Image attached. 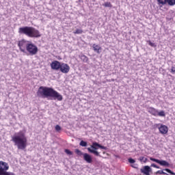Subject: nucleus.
Returning <instances> with one entry per match:
<instances>
[{"label": "nucleus", "instance_id": "nucleus-9", "mask_svg": "<svg viewBox=\"0 0 175 175\" xmlns=\"http://www.w3.org/2000/svg\"><path fill=\"white\" fill-rule=\"evenodd\" d=\"M9 170V164L5 161H0V173L8 172Z\"/></svg>", "mask_w": 175, "mask_h": 175}, {"label": "nucleus", "instance_id": "nucleus-10", "mask_svg": "<svg viewBox=\"0 0 175 175\" xmlns=\"http://www.w3.org/2000/svg\"><path fill=\"white\" fill-rule=\"evenodd\" d=\"M62 63L59 61L55 60L51 62V68L53 70H59Z\"/></svg>", "mask_w": 175, "mask_h": 175}, {"label": "nucleus", "instance_id": "nucleus-34", "mask_svg": "<svg viewBox=\"0 0 175 175\" xmlns=\"http://www.w3.org/2000/svg\"><path fill=\"white\" fill-rule=\"evenodd\" d=\"M171 73H175V67H172L171 68Z\"/></svg>", "mask_w": 175, "mask_h": 175}, {"label": "nucleus", "instance_id": "nucleus-35", "mask_svg": "<svg viewBox=\"0 0 175 175\" xmlns=\"http://www.w3.org/2000/svg\"><path fill=\"white\" fill-rule=\"evenodd\" d=\"M139 160L140 161V162H144V157H140Z\"/></svg>", "mask_w": 175, "mask_h": 175}, {"label": "nucleus", "instance_id": "nucleus-36", "mask_svg": "<svg viewBox=\"0 0 175 175\" xmlns=\"http://www.w3.org/2000/svg\"><path fill=\"white\" fill-rule=\"evenodd\" d=\"M147 161H148V159L147 158L144 159V163H146L147 162Z\"/></svg>", "mask_w": 175, "mask_h": 175}, {"label": "nucleus", "instance_id": "nucleus-15", "mask_svg": "<svg viewBox=\"0 0 175 175\" xmlns=\"http://www.w3.org/2000/svg\"><path fill=\"white\" fill-rule=\"evenodd\" d=\"M148 113L150 114H152V116H154V117H157L158 116V110L152 107H150L148 109Z\"/></svg>", "mask_w": 175, "mask_h": 175}, {"label": "nucleus", "instance_id": "nucleus-33", "mask_svg": "<svg viewBox=\"0 0 175 175\" xmlns=\"http://www.w3.org/2000/svg\"><path fill=\"white\" fill-rule=\"evenodd\" d=\"M151 167H155L156 169H159V166L157 165L155 163L151 164Z\"/></svg>", "mask_w": 175, "mask_h": 175}, {"label": "nucleus", "instance_id": "nucleus-23", "mask_svg": "<svg viewBox=\"0 0 175 175\" xmlns=\"http://www.w3.org/2000/svg\"><path fill=\"white\" fill-rule=\"evenodd\" d=\"M163 170H165V172H167V173H169L170 174L172 175H175V172H173V171H172L169 168H165Z\"/></svg>", "mask_w": 175, "mask_h": 175}, {"label": "nucleus", "instance_id": "nucleus-26", "mask_svg": "<svg viewBox=\"0 0 175 175\" xmlns=\"http://www.w3.org/2000/svg\"><path fill=\"white\" fill-rule=\"evenodd\" d=\"M103 6H105V8H111L113 5H111V3L106 2L103 4Z\"/></svg>", "mask_w": 175, "mask_h": 175}, {"label": "nucleus", "instance_id": "nucleus-31", "mask_svg": "<svg viewBox=\"0 0 175 175\" xmlns=\"http://www.w3.org/2000/svg\"><path fill=\"white\" fill-rule=\"evenodd\" d=\"M149 46H151V47H155L157 45H155V43L152 42L151 41H148Z\"/></svg>", "mask_w": 175, "mask_h": 175}, {"label": "nucleus", "instance_id": "nucleus-14", "mask_svg": "<svg viewBox=\"0 0 175 175\" xmlns=\"http://www.w3.org/2000/svg\"><path fill=\"white\" fill-rule=\"evenodd\" d=\"M92 49L94 53H97V54H100V53H102V47L96 44L92 45Z\"/></svg>", "mask_w": 175, "mask_h": 175}, {"label": "nucleus", "instance_id": "nucleus-5", "mask_svg": "<svg viewBox=\"0 0 175 175\" xmlns=\"http://www.w3.org/2000/svg\"><path fill=\"white\" fill-rule=\"evenodd\" d=\"M26 50L29 53V55H36L38 51V46L31 42L29 43Z\"/></svg>", "mask_w": 175, "mask_h": 175}, {"label": "nucleus", "instance_id": "nucleus-4", "mask_svg": "<svg viewBox=\"0 0 175 175\" xmlns=\"http://www.w3.org/2000/svg\"><path fill=\"white\" fill-rule=\"evenodd\" d=\"M98 142H93L92 144L90 146V148H88L87 150L90 154H94L96 157H102L99 152H98V150L99 148H98Z\"/></svg>", "mask_w": 175, "mask_h": 175}, {"label": "nucleus", "instance_id": "nucleus-16", "mask_svg": "<svg viewBox=\"0 0 175 175\" xmlns=\"http://www.w3.org/2000/svg\"><path fill=\"white\" fill-rule=\"evenodd\" d=\"M79 58L83 61V62H88V57L85 56V55H81Z\"/></svg>", "mask_w": 175, "mask_h": 175}, {"label": "nucleus", "instance_id": "nucleus-11", "mask_svg": "<svg viewBox=\"0 0 175 175\" xmlns=\"http://www.w3.org/2000/svg\"><path fill=\"white\" fill-rule=\"evenodd\" d=\"M159 131L161 135H166L169 132V128L166 125L161 124L160 127H159Z\"/></svg>", "mask_w": 175, "mask_h": 175}, {"label": "nucleus", "instance_id": "nucleus-25", "mask_svg": "<svg viewBox=\"0 0 175 175\" xmlns=\"http://www.w3.org/2000/svg\"><path fill=\"white\" fill-rule=\"evenodd\" d=\"M157 116H159V117H165V111H158Z\"/></svg>", "mask_w": 175, "mask_h": 175}, {"label": "nucleus", "instance_id": "nucleus-27", "mask_svg": "<svg viewBox=\"0 0 175 175\" xmlns=\"http://www.w3.org/2000/svg\"><path fill=\"white\" fill-rule=\"evenodd\" d=\"M64 152L67 155H73V152L70 151L69 149H65Z\"/></svg>", "mask_w": 175, "mask_h": 175}, {"label": "nucleus", "instance_id": "nucleus-24", "mask_svg": "<svg viewBox=\"0 0 175 175\" xmlns=\"http://www.w3.org/2000/svg\"><path fill=\"white\" fill-rule=\"evenodd\" d=\"M74 33H75L76 35H81V33H83V30L77 29L75 31H74Z\"/></svg>", "mask_w": 175, "mask_h": 175}, {"label": "nucleus", "instance_id": "nucleus-17", "mask_svg": "<svg viewBox=\"0 0 175 175\" xmlns=\"http://www.w3.org/2000/svg\"><path fill=\"white\" fill-rule=\"evenodd\" d=\"M158 5H161L163 6L164 5H166L167 3V0H157Z\"/></svg>", "mask_w": 175, "mask_h": 175}, {"label": "nucleus", "instance_id": "nucleus-20", "mask_svg": "<svg viewBox=\"0 0 175 175\" xmlns=\"http://www.w3.org/2000/svg\"><path fill=\"white\" fill-rule=\"evenodd\" d=\"M167 3H168L170 6H174L175 0H167Z\"/></svg>", "mask_w": 175, "mask_h": 175}, {"label": "nucleus", "instance_id": "nucleus-8", "mask_svg": "<svg viewBox=\"0 0 175 175\" xmlns=\"http://www.w3.org/2000/svg\"><path fill=\"white\" fill-rule=\"evenodd\" d=\"M59 70H60L62 73H65V74L69 73V70H70V66H69L68 64L62 63Z\"/></svg>", "mask_w": 175, "mask_h": 175}, {"label": "nucleus", "instance_id": "nucleus-18", "mask_svg": "<svg viewBox=\"0 0 175 175\" xmlns=\"http://www.w3.org/2000/svg\"><path fill=\"white\" fill-rule=\"evenodd\" d=\"M75 153L77 154V155H79V157H81V155L84 157V154H85L79 149H75Z\"/></svg>", "mask_w": 175, "mask_h": 175}, {"label": "nucleus", "instance_id": "nucleus-29", "mask_svg": "<svg viewBox=\"0 0 175 175\" xmlns=\"http://www.w3.org/2000/svg\"><path fill=\"white\" fill-rule=\"evenodd\" d=\"M161 125H162V124L159 123V124H154L153 125V128H154V129L161 128Z\"/></svg>", "mask_w": 175, "mask_h": 175}, {"label": "nucleus", "instance_id": "nucleus-7", "mask_svg": "<svg viewBox=\"0 0 175 175\" xmlns=\"http://www.w3.org/2000/svg\"><path fill=\"white\" fill-rule=\"evenodd\" d=\"M150 161H152V162H156V163H159V165H161V166H165L166 167H169L170 166V164L165 160H159L157 159H154L152 157H150Z\"/></svg>", "mask_w": 175, "mask_h": 175}, {"label": "nucleus", "instance_id": "nucleus-6", "mask_svg": "<svg viewBox=\"0 0 175 175\" xmlns=\"http://www.w3.org/2000/svg\"><path fill=\"white\" fill-rule=\"evenodd\" d=\"M31 41H27L25 40H22L18 42V46L22 53H25L27 49L28 48V44H29Z\"/></svg>", "mask_w": 175, "mask_h": 175}, {"label": "nucleus", "instance_id": "nucleus-32", "mask_svg": "<svg viewBox=\"0 0 175 175\" xmlns=\"http://www.w3.org/2000/svg\"><path fill=\"white\" fill-rule=\"evenodd\" d=\"M129 163H135V162H136V161H135V159H133L132 158H129Z\"/></svg>", "mask_w": 175, "mask_h": 175}, {"label": "nucleus", "instance_id": "nucleus-28", "mask_svg": "<svg viewBox=\"0 0 175 175\" xmlns=\"http://www.w3.org/2000/svg\"><path fill=\"white\" fill-rule=\"evenodd\" d=\"M156 174H167V175H169V174H167V173L163 172V170H158L156 172Z\"/></svg>", "mask_w": 175, "mask_h": 175}, {"label": "nucleus", "instance_id": "nucleus-3", "mask_svg": "<svg viewBox=\"0 0 175 175\" xmlns=\"http://www.w3.org/2000/svg\"><path fill=\"white\" fill-rule=\"evenodd\" d=\"M18 33L25 35L28 38H40L42 36L39 30L35 29V27L28 26L20 27L18 29Z\"/></svg>", "mask_w": 175, "mask_h": 175}, {"label": "nucleus", "instance_id": "nucleus-30", "mask_svg": "<svg viewBox=\"0 0 175 175\" xmlns=\"http://www.w3.org/2000/svg\"><path fill=\"white\" fill-rule=\"evenodd\" d=\"M55 131H57V132H59V131H61V126L59 125H56L55 127Z\"/></svg>", "mask_w": 175, "mask_h": 175}, {"label": "nucleus", "instance_id": "nucleus-13", "mask_svg": "<svg viewBox=\"0 0 175 175\" xmlns=\"http://www.w3.org/2000/svg\"><path fill=\"white\" fill-rule=\"evenodd\" d=\"M150 172H151V167L148 165H145L144 168L141 169V173H144L145 175H150Z\"/></svg>", "mask_w": 175, "mask_h": 175}, {"label": "nucleus", "instance_id": "nucleus-12", "mask_svg": "<svg viewBox=\"0 0 175 175\" xmlns=\"http://www.w3.org/2000/svg\"><path fill=\"white\" fill-rule=\"evenodd\" d=\"M83 159H84V161H85V162H87V163H92V162H93L92 156H91L88 153H85L83 154Z\"/></svg>", "mask_w": 175, "mask_h": 175}, {"label": "nucleus", "instance_id": "nucleus-19", "mask_svg": "<svg viewBox=\"0 0 175 175\" xmlns=\"http://www.w3.org/2000/svg\"><path fill=\"white\" fill-rule=\"evenodd\" d=\"M79 146H81V147H87V146H88V143L85 141L81 140L79 143Z\"/></svg>", "mask_w": 175, "mask_h": 175}, {"label": "nucleus", "instance_id": "nucleus-1", "mask_svg": "<svg viewBox=\"0 0 175 175\" xmlns=\"http://www.w3.org/2000/svg\"><path fill=\"white\" fill-rule=\"evenodd\" d=\"M37 96H38V98H51L53 100H59V102L64 99L62 95L53 89V88L43 86L38 88Z\"/></svg>", "mask_w": 175, "mask_h": 175}, {"label": "nucleus", "instance_id": "nucleus-37", "mask_svg": "<svg viewBox=\"0 0 175 175\" xmlns=\"http://www.w3.org/2000/svg\"><path fill=\"white\" fill-rule=\"evenodd\" d=\"M132 167H134L135 169H136V165H132Z\"/></svg>", "mask_w": 175, "mask_h": 175}, {"label": "nucleus", "instance_id": "nucleus-21", "mask_svg": "<svg viewBox=\"0 0 175 175\" xmlns=\"http://www.w3.org/2000/svg\"><path fill=\"white\" fill-rule=\"evenodd\" d=\"M0 175H16V174L5 171L3 173H0Z\"/></svg>", "mask_w": 175, "mask_h": 175}, {"label": "nucleus", "instance_id": "nucleus-2", "mask_svg": "<svg viewBox=\"0 0 175 175\" xmlns=\"http://www.w3.org/2000/svg\"><path fill=\"white\" fill-rule=\"evenodd\" d=\"M12 142L14 143V146H16L18 150H25L27 148V143L28 140L25 136V133L23 131H19L14 134L12 137Z\"/></svg>", "mask_w": 175, "mask_h": 175}, {"label": "nucleus", "instance_id": "nucleus-22", "mask_svg": "<svg viewBox=\"0 0 175 175\" xmlns=\"http://www.w3.org/2000/svg\"><path fill=\"white\" fill-rule=\"evenodd\" d=\"M96 146H98V148H100L101 150H107V147L100 145L99 143L96 144Z\"/></svg>", "mask_w": 175, "mask_h": 175}]
</instances>
